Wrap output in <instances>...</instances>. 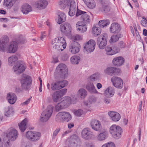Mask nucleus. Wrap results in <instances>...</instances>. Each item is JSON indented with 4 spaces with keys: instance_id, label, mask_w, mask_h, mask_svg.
<instances>
[{
    "instance_id": "obj_30",
    "label": "nucleus",
    "mask_w": 147,
    "mask_h": 147,
    "mask_svg": "<svg viewBox=\"0 0 147 147\" xmlns=\"http://www.w3.org/2000/svg\"><path fill=\"white\" fill-rule=\"evenodd\" d=\"M111 32L112 33H119L121 30V28L119 25L117 23H113L111 25L110 28Z\"/></svg>"
},
{
    "instance_id": "obj_19",
    "label": "nucleus",
    "mask_w": 147,
    "mask_h": 147,
    "mask_svg": "<svg viewBox=\"0 0 147 147\" xmlns=\"http://www.w3.org/2000/svg\"><path fill=\"white\" fill-rule=\"evenodd\" d=\"M81 135L83 138L87 140H90L94 137L92 132L88 128H85L83 129Z\"/></svg>"
},
{
    "instance_id": "obj_2",
    "label": "nucleus",
    "mask_w": 147,
    "mask_h": 147,
    "mask_svg": "<svg viewBox=\"0 0 147 147\" xmlns=\"http://www.w3.org/2000/svg\"><path fill=\"white\" fill-rule=\"evenodd\" d=\"M53 48L58 51H63L66 47L65 40L62 37H57L53 40L52 41Z\"/></svg>"
},
{
    "instance_id": "obj_35",
    "label": "nucleus",
    "mask_w": 147,
    "mask_h": 147,
    "mask_svg": "<svg viewBox=\"0 0 147 147\" xmlns=\"http://www.w3.org/2000/svg\"><path fill=\"white\" fill-rule=\"evenodd\" d=\"M115 93L114 89L111 87H108L105 91V94L108 97H112Z\"/></svg>"
},
{
    "instance_id": "obj_31",
    "label": "nucleus",
    "mask_w": 147,
    "mask_h": 147,
    "mask_svg": "<svg viewBox=\"0 0 147 147\" xmlns=\"http://www.w3.org/2000/svg\"><path fill=\"white\" fill-rule=\"evenodd\" d=\"M86 88L91 93L96 94L98 93L93 83L92 82H89L87 84L86 86Z\"/></svg>"
},
{
    "instance_id": "obj_6",
    "label": "nucleus",
    "mask_w": 147,
    "mask_h": 147,
    "mask_svg": "<svg viewBox=\"0 0 147 147\" xmlns=\"http://www.w3.org/2000/svg\"><path fill=\"white\" fill-rule=\"evenodd\" d=\"M79 16H81L80 20L84 24H88L90 22V18L88 13L77 9L76 16L78 17Z\"/></svg>"
},
{
    "instance_id": "obj_13",
    "label": "nucleus",
    "mask_w": 147,
    "mask_h": 147,
    "mask_svg": "<svg viewBox=\"0 0 147 147\" xmlns=\"http://www.w3.org/2000/svg\"><path fill=\"white\" fill-rule=\"evenodd\" d=\"M71 26L69 23L65 22L60 26V30L65 35L69 34L71 30Z\"/></svg>"
},
{
    "instance_id": "obj_45",
    "label": "nucleus",
    "mask_w": 147,
    "mask_h": 147,
    "mask_svg": "<svg viewBox=\"0 0 147 147\" xmlns=\"http://www.w3.org/2000/svg\"><path fill=\"white\" fill-rule=\"evenodd\" d=\"M71 2L70 0H61L59 4L63 8H64L67 6H69V4L70 5Z\"/></svg>"
},
{
    "instance_id": "obj_33",
    "label": "nucleus",
    "mask_w": 147,
    "mask_h": 147,
    "mask_svg": "<svg viewBox=\"0 0 147 147\" xmlns=\"http://www.w3.org/2000/svg\"><path fill=\"white\" fill-rule=\"evenodd\" d=\"M47 4V1L45 0H40L37 1L36 3V7L40 9L45 8Z\"/></svg>"
},
{
    "instance_id": "obj_38",
    "label": "nucleus",
    "mask_w": 147,
    "mask_h": 147,
    "mask_svg": "<svg viewBox=\"0 0 147 147\" xmlns=\"http://www.w3.org/2000/svg\"><path fill=\"white\" fill-rule=\"evenodd\" d=\"M78 94L82 99L84 98L87 95V92L84 88L80 89L78 91Z\"/></svg>"
},
{
    "instance_id": "obj_32",
    "label": "nucleus",
    "mask_w": 147,
    "mask_h": 147,
    "mask_svg": "<svg viewBox=\"0 0 147 147\" xmlns=\"http://www.w3.org/2000/svg\"><path fill=\"white\" fill-rule=\"evenodd\" d=\"M108 136L107 132L105 131H103L97 136L96 139L98 141H102L107 138Z\"/></svg>"
},
{
    "instance_id": "obj_28",
    "label": "nucleus",
    "mask_w": 147,
    "mask_h": 147,
    "mask_svg": "<svg viewBox=\"0 0 147 147\" xmlns=\"http://www.w3.org/2000/svg\"><path fill=\"white\" fill-rule=\"evenodd\" d=\"M32 10V7L27 3L24 4L21 7V11L24 14H27Z\"/></svg>"
},
{
    "instance_id": "obj_20",
    "label": "nucleus",
    "mask_w": 147,
    "mask_h": 147,
    "mask_svg": "<svg viewBox=\"0 0 147 147\" xmlns=\"http://www.w3.org/2000/svg\"><path fill=\"white\" fill-rule=\"evenodd\" d=\"M25 69L24 64L19 62H18L17 65L13 67L14 71L17 74H20L22 73Z\"/></svg>"
},
{
    "instance_id": "obj_56",
    "label": "nucleus",
    "mask_w": 147,
    "mask_h": 147,
    "mask_svg": "<svg viewBox=\"0 0 147 147\" xmlns=\"http://www.w3.org/2000/svg\"><path fill=\"white\" fill-rule=\"evenodd\" d=\"M119 48V47L121 48H124L125 46V44L122 41H120L118 44V46Z\"/></svg>"
},
{
    "instance_id": "obj_39",
    "label": "nucleus",
    "mask_w": 147,
    "mask_h": 147,
    "mask_svg": "<svg viewBox=\"0 0 147 147\" xmlns=\"http://www.w3.org/2000/svg\"><path fill=\"white\" fill-rule=\"evenodd\" d=\"M110 21L109 20H100L98 23L99 26L101 28H103L110 24Z\"/></svg>"
},
{
    "instance_id": "obj_40",
    "label": "nucleus",
    "mask_w": 147,
    "mask_h": 147,
    "mask_svg": "<svg viewBox=\"0 0 147 147\" xmlns=\"http://www.w3.org/2000/svg\"><path fill=\"white\" fill-rule=\"evenodd\" d=\"M18 58L15 55H13L9 57L8 62L9 64L12 66L15 62L18 60Z\"/></svg>"
},
{
    "instance_id": "obj_17",
    "label": "nucleus",
    "mask_w": 147,
    "mask_h": 147,
    "mask_svg": "<svg viewBox=\"0 0 147 147\" xmlns=\"http://www.w3.org/2000/svg\"><path fill=\"white\" fill-rule=\"evenodd\" d=\"M6 136L11 141H14L18 136L17 131L13 128H10L6 134Z\"/></svg>"
},
{
    "instance_id": "obj_11",
    "label": "nucleus",
    "mask_w": 147,
    "mask_h": 147,
    "mask_svg": "<svg viewBox=\"0 0 147 147\" xmlns=\"http://www.w3.org/2000/svg\"><path fill=\"white\" fill-rule=\"evenodd\" d=\"M67 91V89L64 88L54 92L52 95L53 101L56 102L59 101L61 98L65 94Z\"/></svg>"
},
{
    "instance_id": "obj_42",
    "label": "nucleus",
    "mask_w": 147,
    "mask_h": 147,
    "mask_svg": "<svg viewBox=\"0 0 147 147\" xmlns=\"http://www.w3.org/2000/svg\"><path fill=\"white\" fill-rule=\"evenodd\" d=\"M85 4L90 9H93L96 6V3L94 0H87Z\"/></svg>"
},
{
    "instance_id": "obj_48",
    "label": "nucleus",
    "mask_w": 147,
    "mask_h": 147,
    "mask_svg": "<svg viewBox=\"0 0 147 147\" xmlns=\"http://www.w3.org/2000/svg\"><path fill=\"white\" fill-rule=\"evenodd\" d=\"M90 80L92 81H95L99 79V74L95 73L92 75L90 77Z\"/></svg>"
},
{
    "instance_id": "obj_59",
    "label": "nucleus",
    "mask_w": 147,
    "mask_h": 147,
    "mask_svg": "<svg viewBox=\"0 0 147 147\" xmlns=\"http://www.w3.org/2000/svg\"><path fill=\"white\" fill-rule=\"evenodd\" d=\"M141 24L144 27L147 26V20H142L141 21Z\"/></svg>"
},
{
    "instance_id": "obj_1",
    "label": "nucleus",
    "mask_w": 147,
    "mask_h": 147,
    "mask_svg": "<svg viewBox=\"0 0 147 147\" xmlns=\"http://www.w3.org/2000/svg\"><path fill=\"white\" fill-rule=\"evenodd\" d=\"M9 39L8 37L6 36H2L0 40V49L3 51L7 48V52L9 53H15L17 50L18 47V43L22 44L24 41V39L22 36L20 37L18 42L12 41L9 44L8 47L7 48Z\"/></svg>"
},
{
    "instance_id": "obj_16",
    "label": "nucleus",
    "mask_w": 147,
    "mask_h": 147,
    "mask_svg": "<svg viewBox=\"0 0 147 147\" xmlns=\"http://www.w3.org/2000/svg\"><path fill=\"white\" fill-rule=\"evenodd\" d=\"M69 142L71 147H77L81 143L78 136L76 135L71 136L69 139Z\"/></svg>"
},
{
    "instance_id": "obj_12",
    "label": "nucleus",
    "mask_w": 147,
    "mask_h": 147,
    "mask_svg": "<svg viewBox=\"0 0 147 147\" xmlns=\"http://www.w3.org/2000/svg\"><path fill=\"white\" fill-rule=\"evenodd\" d=\"M120 71V69L113 67H107L104 70L105 74L109 76L117 75Z\"/></svg>"
},
{
    "instance_id": "obj_36",
    "label": "nucleus",
    "mask_w": 147,
    "mask_h": 147,
    "mask_svg": "<svg viewBox=\"0 0 147 147\" xmlns=\"http://www.w3.org/2000/svg\"><path fill=\"white\" fill-rule=\"evenodd\" d=\"M28 122V120L25 118L24 119L19 125L20 130L22 132L24 131L26 128V125Z\"/></svg>"
},
{
    "instance_id": "obj_5",
    "label": "nucleus",
    "mask_w": 147,
    "mask_h": 147,
    "mask_svg": "<svg viewBox=\"0 0 147 147\" xmlns=\"http://www.w3.org/2000/svg\"><path fill=\"white\" fill-rule=\"evenodd\" d=\"M109 132L113 138L118 139L121 136L122 130L119 126L113 125L110 127Z\"/></svg>"
},
{
    "instance_id": "obj_47",
    "label": "nucleus",
    "mask_w": 147,
    "mask_h": 147,
    "mask_svg": "<svg viewBox=\"0 0 147 147\" xmlns=\"http://www.w3.org/2000/svg\"><path fill=\"white\" fill-rule=\"evenodd\" d=\"M110 8L109 5L102 6L101 9V11L104 13H107L110 11Z\"/></svg>"
},
{
    "instance_id": "obj_53",
    "label": "nucleus",
    "mask_w": 147,
    "mask_h": 147,
    "mask_svg": "<svg viewBox=\"0 0 147 147\" xmlns=\"http://www.w3.org/2000/svg\"><path fill=\"white\" fill-rule=\"evenodd\" d=\"M63 109L64 108L63 107L60 102L55 106V109L56 111H58Z\"/></svg>"
},
{
    "instance_id": "obj_57",
    "label": "nucleus",
    "mask_w": 147,
    "mask_h": 147,
    "mask_svg": "<svg viewBox=\"0 0 147 147\" xmlns=\"http://www.w3.org/2000/svg\"><path fill=\"white\" fill-rule=\"evenodd\" d=\"M109 0H101V3L102 4V6L106 5H108L109 3Z\"/></svg>"
},
{
    "instance_id": "obj_10",
    "label": "nucleus",
    "mask_w": 147,
    "mask_h": 147,
    "mask_svg": "<svg viewBox=\"0 0 147 147\" xmlns=\"http://www.w3.org/2000/svg\"><path fill=\"white\" fill-rule=\"evenodd\" d=\"M26 138L32 142H36L38 140L41 136V133L38 132L28 131L26 134Z\"/></svg>"
},
{
    "instance_id": "obj_41",
    "label": "nucleus",
    "mask_w": 147,
    "mask_h": 147,
    "mask_svg": "<svg viewBox=\"0 0 147 147\" xmlns=\"http://www.w3.org/2000/svg\"><path fill=\"white\" fill-rule=\"evenodd\" d=\"M121 36V34L119 33H117L116 35L112 36L110 39L109 42L110 43H113L118 41L119 38Z\"/></svg>"
},
{
    "instance_id": "obj_3",
    "label": "nucleus",
    "mask_w": 147,
    "mask_h": 147,
    "mask_svg": "<svg viewBox=\"0 0 147 147\" xmlns=\"http://www.w3.org/2000/svg\"><path fill=\"white\" fill-rule=\"evenodd\" d=\"M71 118L72 116L69 113L65 111L59 113L56 117V121L62 123L68 122Z\"/></svg>"
},
{
    "instance_id": "obj_62",
    "label": "nucleus",
    "mask_w": 147,
    "mask_h": 147,
    "mask_svg": "<svg viewBox=\"0 0 147 147\" xmlns=\"http://www.w3.org/2000/svg\"><path fill=\"white\" fill-rule=\"evenodd\" d=\"M71 132V131L70 130H67L63 132L62 134V137H64L67 134Z\"/></svg>"
},
{
    "instance_id": "obj_49",
    "label": "nucleus",
    "mask_w": 147,
    "mask_h": 147,
    "mask_svg": "<svg viewBox=\"0 0 147 147\" xmlns=\"http://www.w3.org/2000/svg\"><path fill=\"white\" fill-rule=\"evenodd\" d=\"M59 85L61 88V89L67 86L68 84V82L66 80H63L58 81Z\"/></svg>"
},
{
    "instance_id": "obj_26",
    "label": "nucleus",
    "mask_w": 147,
    "mask_h": 147,
    "mask_svg": "<svg viewBox=\"0 0 147 147\" xmlns=\"http://www.w3.org/2000/svg\"><path fill=\"white\" fill-rule=\"evenodd\" d=\"M71 103H72L73 102L71 101V98L68 96L65 97L64 99L60 102L63 108L67 107Z\"/></svg>"
},
{
    "instance_id": "obj_52",
    "label": "nucleus",
    "mask_w": 147,
    "mask_h": 147,
    "mask_svg": "<svg viewBox=\"0 0 147 147\" xmlns=\"http://www.w3.org/2000/svg\"><path fill=\"white\" fill-rule=\"evenodd\" d=\"M102 147H115V146L113 142H110L104 144Z\"/></svg>"
},
{
    "instance_id": "obj_27",
    "label": "nucleus",
    "mask_w": 147,
    "mask_h": 147,
    "mask_svg": "<svg viewBox=\"0 0 147 147\" xmlns=\"http://www.w3.org/2000/svg\"><path fill=\"white\" fill-rule=\"evenodd\" d=\"M7 99L10 104H13L16 100L17 97L15 94L12 93H9L7 94Z\"/></svg>"
},
{
    "instance_id": "obj_21",
    "label": "nucleus",
    "mask_w": 147,
    "mask_h": 147,
    "mask_svg": "<svg viewBox=\"0 0 147 147\" xmlns=\"http://www.w3.org/2000/svg\"><path fill=\"white\" fill-rule=\"evenodd\" d=\"M111 81L114 86L117 88H121L123 86V81L119 77H113L111 78Z\"/></svg>"
},
{
    "instance_id": "obj_22",
    "label": "nucleus",
    "mask_w": 147,
    "mask_h": 147,
    "mask_svg": "<svg viewBox=\"0 0 147 147\" xmlns=\"http://www.w3.org/2000/svg\"><path fill=\"white\" fill-rule=\"evenodd\" d=\"M90 125L93 129L95 131H99L101 129L102 126L100 122L96 119H92L91 121Z\"/></svg>"
},
{
    "instance_id": "obj_24",
    "label": "nucleus",
    "mask_w": 147,
    "mask_h": 147,
    "mask_svg": "<svg viewBox=\"0 0 147 147\" xmlns=\"http://www.w3.org/2000/svg\"><path fill=\"white\" fill-rule=\"evenodd\" d=\"M108 114L110 117L111 120L114 121H118L121 118L120 115L118 113L114 111H109Z\"/></svg>"
},
{
    "instance_id": "obj_44",
    "label": "nucleus",
    "mask_w": 147,
    "mask_h": 147,
    "mask_svg": "<svg viewBox=\"0 0 147 147\" xmlns=\"http://www.w3.org/2000/svg\"><path fill=\"white\" fill-rule=\"evenodd\" d=\"M58 81L52 83L51 84V88L53 91L61 89Z\"/></svg>"
},
{
    "instance_id": "obj_46",
    "label": "nucleus",
    "mask_w": 147,
    "mask_h": 147,
    "mask_svg": "<svg viewBox=\"0 0 147 147\" xmlns=\"http://www.w3.org/2000/svg\"><path fill=\"white\" fill-rule=\"evenodd\" d=\"M80 59V58L79 56H74L71 58V62L73 64H78Z\"/></svg>"
},
{
    "instance_id": "obj_64",
    "label": "nucleus",
    "mask_w": 147,
    "mask_h": 147,
    "mask_svg": "<svg viewBox=\"0 0 147 147\" xmlns=\"http://www.w3.org/2000/svg\"><path fill=\"white\" fill-rule=\"evenodd\" d=\"M23 89L22 88L19 87H17L16 89V92L17 93H20L22 91Z\"/></svg>"
},
{
    "instance_id": "obj_15",
    "label": "nucleus",
    "mask_w": 147,
    "mask_h": 147,
    "mask_svg": "<svg viewBox=\"0 0 147 147\" xmlns=\"http://www.w3.org/2000/svg\"><path fill=\"white\" fill-rule=\"evenodd\" d=\"M80 46L78 43L74 41L72 42L69 47V51L73 54L78 53L80 51Z\"/></svg>"
},
{
    "instance_id": "obj_61",
    "label": "nucleus",
    "mask_w": 147,
    "mask_h": 147,
    "mask_svg": "<svg viewBox=\"0 0 147 147\" xmlns=\"http://www.w3.org/2000/svg\"><path fill=\"white\" fill-rule=\"evenodd\" d=\"M31 98V97L30 98H29L27 100L22 103V105H27L30 102Z\"/></svg>"
},
{
    "instance_id": "obj_34",
    "label": "nucleus",
    "mask_w": 147,
    "mask_h": 147,
    "mask_svg": "<svg viewBox=\"0 0 147 147\" xmlns=\"http://www.w3.org/2000/svg\"><path fill=\"white\" fill-rule=\"evenodd\" d=\"M66 20V16L65 14L63 12H58L57 23L59 24H60L64 22Z\"/></svg>"
},
{
    "instance_id": "obj_25",
    "label": "nucleus",
    "mask_w": 147,
    "mask_h": 147,
    "mask_svg": "<svg viewBox=\"0 0 147 147\" xmlns=\"http://www.w3.org/2000/svg\"><path fill=\"white\" fill-rule=\"evenodd\" d=\"M76 6V3L73 0H71L69 7V11L68 12V14L70 16H73L75 14Z\"/></svg>"
},
{
    "instance_id": "obj_63",
    "label": "nucleus",
    "mask_w": 147,
    "mask_h": 147,
    "mask_svg": "<svg viewBox=\"0 0 147 147\" xmlns=\"http://www.w3.org/2000/svg\"><path fill=\"white\" fill-rule=\"evenodd\" d=\"M104 102L106 104H108L110 102V100L109 99L107 98H105L104 101Z\"/></svg>"
},
{
    "instance_id": "obj_4",
    "label": "nucleus",
    "mask_w": 147,
    "mask_h": 147,
    "mask_svg": "<svg viewBox=\"0 0 147 147\" xmlns=\"http://www.w3.org/2000/svg\"><path fill=\"white\" fill-rule=\"evenodd\" d=\"M53 111V107L51 106H48L46 109L41 114L40 120L42 122L47 121L51 117Z\"/></svg>"
},
{
    "instance_id": "obj_23",
    "label": "nucleus",
    "mask_w": 147,
    "mask_h": 147,
    "mask_svg": "<svg viewBox=\"0 0 147 147\" xmlns=\"http://www.w3.org/2000/svg\"><path fill=\"white\" fill-rule=\"evenodd\" d=\"M125 61L124 59L122 57L119 56L114 58L112 61L113 65L117 67L122 66Z\"/></svg>"
},
{
    "instance_id": "obj_51",
    "label": "nucleus",
    "mask_w": 147,
    "mask_h": 147,
    "mask_svg": "<svg viewBox=\"0 0 147 147\" xmlns=\"http://www.w3.org/2000/svg\"><path fill=\"white\" fill-rule=\"evenodd\" d=\"M97 98L93 96H90L89 97V101L90 103H94L97 101Z\"/></svg>"
},
{
    "instance_id": "obj_54",
    "label": "nucleus",
    "mask_w": 147,
    "mask_h": 147,
    "mask_svg": "<svg viewBox=\"0 0 147 147\" xmlns=\"http://www.w3.org/2000/svg\"><path fill=\"white\" fill-rule=\"evenodd\" d=\"M60 130V128H58L54 131L53 134V138H55Z\"/></svg>"
},
{
    "instance_id": "obj_14",
    "label": "nucleus",
    "mask_w": 147,
    "mask_h": 147,
    "mask_svg": "<svg viewBox=\"0 0 147 147\" xmlns=\"http://www.w3.org/2000/svg\"><path fill=\"white\" fill-rule=\"evenodd\" d=\"M95 45V41L92 40H90L84 45V50L88 52L91 53L94 49Z\"/></svg>"
},
{
    "instance_id": "obj_37",
    "label": "nucleus",
    "mask_w": 147,
    "mask_h": 147,
    "mask_svg": "<svg viewBox=\"0 0 147 147\" xmlns=\"http://www.w3.org/2000/svg\"><path fill=\"white\" fill-rule=\"evenodd\" d=\"M17 0H4L3 5L8 8H10Z\"/></svg>"
},
{
    "instance_id": "obj_50",
    "label": "nucleus",
    "mask_w": 147,
    "mask_h": 147,
    "mask_svg": "<svg viewBox=\"0 0 147 147\" xmlns=\"http://www.w3.org/2000/svg\"><path fill=\"white\" fill-rule=\"evenodd\" d=\"M74 113L76 116L80 117L83 114V111L82 109H78L77 110H75L74 111Z\"/></svg>"
},
{
    "instance_id": "obj_29",
    "label": "nucleus",
    "mask_w": 147,
    "mask_h": 147,
    "mask_svg": "<svg viewBox=\"0 0 147 147\" xmlns=\"http://www.w3.org/2000/svg\"><path fill=\"white\" fill-rule=\"evenodd\" d=\"M80 22H77L76 24V28L77 31L80 32H86L87 30V28L86 24L82 25Z\"/></svg>"
},
{
    "instance_id": "obj_9",
    "label": "nucleus",
    "mask_w": 147,
    "mask_h": 147,
    "mask_svg": "<svg viewBox=\"0 0 147 147\" xmlns=\"http://www.w3.org/2000/svg\"><path fill=\"white\" fill-rule=\"evenodd\" d=\"M55 72L59 74L61 78L64 79L67 76L68 70L66 65L63 64H59L56 68Z\"/></svg>"
},
{
    "instance_id": "obj_58",
    "label": "nucleus",
    "mask_w": 147,
    "mask_h": 147,
    "mask_svg": "<svg viewBox=\"0 0 147 147\" xmlns=\"http://www.w3.org/2000/svg\"><path fill=\"white\" fill-rule=\"evenodd\" d=\"M4 145V147H10L11 146V144L10 143V141L9 140L5 142Z\"/></svg>"
},
{
    "instance_id": "obj_8",
    "label": "nucleus",
    "mask_w": 147,
    "mask_h": 147,
    "mask_svg": "<svg viewBox=\"0 0 147 147\" xmlns=\"http://www.w3.org/2000/svg\"><path fill=\"white\" fill-rule=\"evenodd\" d=\"M108 36L106 33H105L99 36L97 39V43L100 49H102L106 45L107 43V39Z\"/></svg>"
},
{
    "instance_id": "obj_55",
    "label": "nucleus",
    "mask_w": 147,
    "mask_h": 147,
    "mask_svg": "<svg viewBox=\"0 0 147 147\" xmlns=\"http://www.w3.org/2000/svg\"><path fill=\"white\" fill-rule=\"evenodd\" d=\"M8 110L5 113V115L7 117H8L9 115L12 113V109L11 108H8Z\"/></svg>"
},
{
    "instance_id": "obj_7",
    "label": "nucleus",
    "mask_w": 147,
    "mask_h": 147,
    "mask_svg": "<svg viewBox=\"0 0 147 147\" xmlns=\"http://www.w3.org/2000/svg\"><path fill=\"white\" fill-rule=\"evenodd\" d=\"M20 82L21 88L23 90H27L30 89L31 81L30 76L26 75H23Z\"/></svg>"
},
{
    "instance_id": "obj_43",
    "label": "nucleus",
    "mask_w": 147,
    "mask_h": 147,
    "mask_svg": "<svg viewBox=\"0 0 147 147\" xmlns=\"http://www.w3.org/2000/svg\"><path fill=\"white\" fill-rule=\"evenodd\" d=\"M92 31L94 36H97L100 35L101 32V29L100 28L96 26L93 27Z\"/></svg>"
},
{
    "instance_id": "obj_60",
    "label": "nucleus",
    "mask_w": 147,
    "mask_h": 147,
    "mask_svg": "<svg viewBox=\"0 0 147 147\" xmlns=\"http://www.w3.org/2000/svg\"><path fill=\"white\" fill-rule=\"evenodd\" d=\"M69 57L68 55L67 54H64L62 57V59L63 60L66 61L68 58Z\"/></svg>"
},
{
    "instance_id": "obj_18",
    "label": "nucleus",
    "mask_w": 147,
    "mask_h": 147,
    "mask_svg": "<svg viewBox=\"0 0 147 147\" xmlns=\"http://www.w3.org/2000/svg\"><path fill=\"white\" fill-rule=\"evenodd\" d=\"M105 51L107 54L109 55H112L116 54L120 51V49L117 46H109L105 48Z\"/></svg>"
}]
</instances>
